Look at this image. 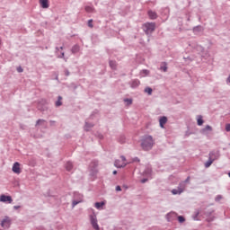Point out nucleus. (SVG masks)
<instances>
[{
	"instance_id": "nucleus-20",
	"label": "nucleus",
	"mask_w": 230,
	"mask_h": 230,
	"mask_svg": "<svg viewBox=\"0 0 230 230\" xmlns=\"http://www.w3.org/2000/svg\"><path fill=\"white\" fill-rule=\"evenodd\" d=\"M203 124H204V120L202 119V116H199V117L198 118V125H199V127H202Z\"/></svg>"
},
{
	"instance_id": "nucleus-23",
	"label": "nucleus",
	"mask_w": 230,
	"mask_h": 230,
	"mask_svg": "<svg viewBox=\"0 0 230 230\" xmlns=\"http://www.w3.org/2000/svg\"><path fill=\"white\" fill-rule=\"evenodd\" d=\"M116 61H110V66L111 67V69H116Z\"/></svg>"
},
{
	"instance_id": "nucleus-25",
	"label": "nucleus",
	"mask_w": 230,
	"mask_h": 230,
	"mask_svg": "<svg viewBox=\"0 0 230 230\" xmlns=\"http://www.w3.org/2000/svg\"><path fill=\"white\" fill-rule=\"evenodd\" d=\"M145 92L147 93L148 94H152V88L146 87V88L145 89Z\"/></svg>"
},
{
	"instance_id": "nucleus-32",
	"label": "nucleus",
	"mask_w": 230,
	"mask_h": 230,
	"mask_svg": "<svg viewBox=\"0 0 230 230\" xmlns=\"http://www.w3.org/2000/svg\"><path fill=\"white\" fill-rule=\"evenodd\" d=\"M142 184H145V182H146V179H144L141 181Z\"/></svg>"
},
{
	"instance_id": "nucleus-7",
	"label": "nucleus",
	"mask_w": 230,
	"mask_h": 230,
	"mask_svg": "<svg viewBox=\"0 0 230 230\" xmlns=\"http://www.w3.org/2000/svg\"><path fill=\"white\" fill-rule=\"evenodd\" d=\"M0 202H7L8 204H12V202H13V199L11 198V196H6L3 194L0 196Z\"/></svg>"
},
{
	"instance_id": "nucleus-41",
	"label": "nucleus",
	"mask_w": 230,
	"mask_h": 230,
	"mask_svg": "<svg viewBox=\"0 0 230 230\" xmlns=\"http://www.w3.org/2000/svg\"><path fill=\"white\" fill-rule=\"evenodd\" d=\"M228 177H230V172H228Z\"/></svg>"
},
{
	"instance_id": "nucleus-35",
	"label": "nucleus",
	"mask_w": 230,
	"mask_h": 230,
	"mask_svg": "<svg viewBox=\"0 0 230 230\" xmlns=\"http://www.w3.org/2000/svg\"><path fill=\"white\" fill-rule=\"evenodd\" d=\"M76 204H78V202H76V201L73 202V206H76Z\"/></svg>"
},
{
	"instance_id": "nucleus-19",
	"label": "nucleus",
	"mask_w": 230,
	"mask_h": 230,
	"mask_svg": "<svg viewBox=\"0 0 230 230\" xmlns=\"http://www.w3.org/2000/svg\"><path fill=\"white\" fill-rule=\"evenodd\" d=\"M62 105V96H58V102H56V107Z\"/></svg>"
},
{
	"instance_id": "nucleus-10",
	"label": "nucleus",
	"mask_w": 230,
	"mask_h": 230,
	"mask_svg": "<svg viewBox=\"0 0 230 230\" xmlns=\"http://www.w3.org/2000/svg\"><path fill=\"white\" fill-rule=\"evenodd\" d=\"M167 122H168V118H166V117H162V118L159 119V123H160L161 128H164V125H166Z\"/></svg>"
},
{
	"instance_id": "nucleus-40",
	"label": "nucleus",
	"mask_w": 230,
	"mask_h": 230,
	"mask_svg": "<svg viewBox=\"0 0 230 230\" xmlns=\"http://www.w3.org/2000/svg\"><path fill=\"white\" fill-rule=\"evenodd\" d=\"M60 49H64V47H61Z\"/></svg>"
},
{
	"instance_id": "nucleus-11",
	"label": "nucleus",
	"mask_w": 230,
	"mask_h": 230,
	"mask_svg": "<svg viewBox=\"0 0 230 230\" xmlns=\"http://www.w3.org/2000/svg\"><path fill=\"white\" fill-rule=\"evenodd\" d=\"M213 163H215V158H213V156H211V158L208 157V161L205 163V168H209Z\"/></svg>"
},
{
	"instance_id": "nucleus-34",
	"label": "nucleus",
	"mask_w": 230,
	"mask_h": 230,
	"mask_svg": "<svg viewBox=\"0 0 230 230\" xmlns=\"http://www.w3.org/2000/svg\"><path fill=\"white\" fill-rule=\"evenodd\" d=\"M185 182H190V177L186 179Z\"/></svg>"
},
{
	"instance_id": "nucleus-39",
	"label": "nucleus",
	"mask_w": 230,
	"mask_h": 230,
	"mask_svg": "<svg viewBox=\"0 0 230 230\" xmlns=\"http://www.w3.org/2000/svg\"><path fill=\"white\" fill-rule=\"evenodd\" d=\"M217 199H222V197H220V196H217Z\"/></svg>"
},
{
	"instance_id": "nucleus-9",
	"label": "nucleus",
	"mask_w": 230,
	"mask_h": 230,
	"mask_svg": "<svg viewBox=\"0 0 230 230\" xmlns=\"http://www.w3.org/2000/svg\"><path fill=\"white\" fill-rule=\"evenodd\" d=\"M214 159V161H217V159H218V157H220V153L218 151H212L209 153V158Z\"/></svg>"
},
{
	"instance_id": "nucleus-21",
	"label": "nucleus",
	"mask_w": 230,
	"mask_h": 230,
	"mask_svg": "<svg viewBox=\"0 0 230 230\" xmlns=\"http://www.w3.org/2000/svg\"><path fill=\"white\" fill-rule=\"evenodd\" d=\"M142 76H148L150 75V71L148 70H142L141 71Z\"/></svg>"
},
{
	"instance_id": "nucleus-16",
	"label": "nucleus",
	"mask_w": 230,
	"mask_h": 230,
	"mask_svg": "<svg viewBox=\"0 0 230 230\" xmlns=\"http://www.w3.org/2000/svg\"><path fill=\"white\" fill-rule=\"evenodd\" d=\"M139 84H141V82H139V80L136 79V80L132 81L131 87H138Z\"/></svg>"
},
{
	"instance_id": "nucleus-15",
	"label": "nucleus",
	"mask_w": 230,
	"mask_h": 230,
	"mask_svg": "<svg viewBox=\"0 0 230 230\" xmlns=\"http://www.w3.org/2000/svg\"><path fill=\"white\" fill-rule=\"evenodd\" d=\"M66 170L67 172H71V170H73V163L67 162V163L66 164Z\"/></svg>"
},
{
	"instance_id": "nucleus-12",
	"label": "nucleus",
	"mask_w": 230,
	"mask_h": 230,
	"mask_svg": "<svg viewBox=\"0 0 230 230\" xmlns=\"http://www.w3.org/2000/svg\"><path fill=\"white\" fill-rule=\"evenodd\" d=\"M211 130H213V128H211V126L208 125L203 129H201V133L206 134L208 131L211 132Z\"/></svg>"
},
{
	"instance_id": "nucleus-1",
	"label": "nucleus",
	"mask_w": 230,
	"mask_h": 230,
	"mask_svg": "<svg viewBox=\"0 0 230 230\" xmlns=\"http://www.w3.org/2000/svg\"><path fill=\"white\" fill-rule=\"evenodd\" d=\"M155 145L154 137L150 135H146L143 137L141 140V146L143 150H152L153 146Z\"/></svg>"
},
{
	"instance_id": "nucleus-28",
	"label": "nucleus",
	"mask_w": 230,
	"mask_h": 230,
	"mask_svg": "<svg viewBox=\"0 0 230 230\" xmlns=\"http://www.w3.org/2000/svg\"><path fill=\"white\" fill-rule=\"evenodd\" d=\"M124 102H127L128 105H132V100L131 99H125Z\"/></svg>"
},
{
	"instance_id": "nucleus-33",
	"label": "nucleus",
	"mask_w": 230,
	"mask_h": 230,
	"mask_svg": "<svg viewBox=\"0 0 230 230\" xmlns=\"http://www.w3.org/2000/svg\"><path fill=\"white\" fill-rule=\"evenodd\" d=\"M118 174V171H113V175H117Z\"/></svg>"
},
{
	"instance_id": "nucleus-31",
	"label": "nucleus",
	"mask_w": 230,
	"mask_h": 230,
	"mask_svg": "<svg viewBox=\"0 0 230 230\" xmlns=\"http://www.w3.org/2000/svg\"><path fill=\"white\" fill-rule=\"evenodd\" d=\"M116 191H121V187L120 186H117L116 187Z\"/></svg>"
},
{
	"instance_id": "nucleus-42",
	"label": "nucleus",
	"mask_w": 230,
	"mask_h": 230,
	"mask_svg": "<svg viewBox=\"0 0 230 230\" xmlns=\"http://www.w3.org/2000/svg\"><path fill=\"white\" fill-rule=\"evenodd\" d=\"M62 56L64 57V53H62Z\"/></svg>"
},
{
	"instance_id": "nucleus-24",
	"label": "nucleus",
	"mask_w": 230,
	"mask_h": 230,
	"mask_svg": "<svg viewBox=\"0 0 230 230\" xmlns=\"http://www.w3.org/2000/svg\"><path fill=\"white\" fill-rule=\"evenodd\" d=\"M185 218H184V217H182V216H179L178 217V222H180V224H182V222H185Z\"/></svg>"
},
{
	"instance_id": "nucleus-4",
	"label": "nucleus",
	"mask_w": 230,
	"mask_h": 230,
	"mask_svg": "<svg viewBox=\"0 0 230 230\" xmlns=\"http://www.w3.org/2000/svg\"><path fill=\"white\" fill-rule=\"evenodd\" d=\"M184 188H186V184L184 182L181 183L177 189L172 190V195H181L184 191Z\"/></svg>"
},
{
	"instance_id": "nucleus-13",
	"label": "nucleus",
	"mask_w": 230,
	"mask_h": 230,
	"mask_svg": "<svg viewBox=\"0 0 230 230\" xmlns=\"http://www.w3.org/2000/svg\"><path fill=\"white\" fill-rule=\"evenodd\" d=\"M40 4L43 8H49V4H48V0H40Z\"/></svg>"
},
{
	"instance_id": "nucleus-14",
	"label": "nucleus",
	"mask_w": 230,
	"mask_h": 230,
	"mask_svg": "<svg viewBox=\"0 0 230 230\" xmlns=\"http://www.w3.org/2000/svg\"><path fill=\"white\" fill-rule=\"evenodd\" d=\"M148 15L150 19H155L157 17V13L154 11H148Z\"/></svg>"
},
{
	"instance_id": "nucleus-17",
	"label": "nucleus",
	"mask_w": 230,
	"mask_h": 230,
	"mask_svg": "<svg viewBox=\"0 0 230 230\" xmlns=\"http://www.w3.org/2000/svg\"><path fill=\"white\" fill-rule=\"evenodd\" d=\"M78 51H80V46L75 45V46L72 48V53H78Z\"/></svg>"
},
{
	"instance_id": "nucleus-38",
	"label": "nucleus",
	"mask_w": 230,
	"mask_h": 230,
	"mask_svg": "<svg viewBox=\"0 0 230 230\" xmlns=\"http://www.w3.org/2000/svg\"><path fill=\"white\" fill-rule=\"evenodd\" d=\"M40 122H42V120H40V119L38 120V121H37V125H39V123H40Z\"/></svg>"
},
{
	"instance_id": "nucleus-26",
	"label": "nucleus",
	"mask_w": 230,
	"mask_h": 230,
	"mask_svg": "<svg viewBox=\"0 0 230 230\" xmlns=\"http://www.w3.org/2000/svg\"><path fill=\"white\" fill-rule=\"evenodd\" d=\"M88 26H89V28H93L94 27V25H93V20L88 21Z\"/></svg>"
},
{
	"instance_id": "nucleus-30",
	"label": "nucleus",
	"mask_w": 230,
	"mask_h": 230,
	"mask_svg": "<svg viewBox=\"0 0 230 230\" xmlns=\"http://www.w3.org/2000/svg\"><path fill=\"white\" fill-rule=\"evenodd\" d=\"M17 71H18V73H22V67L19 66V67L17 68Z\"/></svg>"
},
{
	"instance_id": "nucleus-22",
	"label": "nucleus",
	"mask_w": 230,
	"mask_h": 230,
	"mask_svg": "<svg viewBox=\"0 0 230 230\" xmlns=\"http://www.w3.org/2000/svg\"><path fill=\"white\" fill-rule=\"evenodd\" d=\"M84 10H85V12H87L88 13H93V7H91V6H86L85 8H84Z\"/></svg>"
},
{
	"instance_id": "nucleus-37",
	"label": "nucleus",
	"mask_w": 230,
	"mask_h": 230,
	"mask_svg": "<svg viewBox=\"0 0 230 230\" xmlns=\"http://www.w3.org/2000/svg\"><path fill=\"white\" fill-rule=\"evenodd\" d=\"M66 76H69V71H66Z\"/></svg>"
},
{
	"instance_id": "nucleus-8",
	"label": "nucleus",
	"mask_w": 230,
	"mask_h": 230,
	"mask_svg": "<svg viewBox=\"0 0 230 230\" xmlns=\"http://www.w3.org/2000/svg\"><path fill=\"white\" fill-rule=\"evenodd\" d=\"M13 173H21V164L19 162H15L13 165Z\"/></svg>"
},
{
	"instance_id": "nucleus-6",
	"label": "nucleus",
	"mask_w": 230,
	"mask_h": 230,
	"mask_svg": "<svg viewBox=\"0 0 230 230\" xmlns=\"http://www.w3.org/2000/svg\"><path fill=\"white\" fill-rule=\"evenodd\" d=\"M91 224L95 230H100V226H98V219L96 218V215L93 214L90 217Z\"/></svg>"
},
{
	"instance_id": "nucleus-18",
	"label": "nucleus",
	"mask_w": 230,
	"mask_h": 230,
	"mask_svg": "<svg viewBox=\"0 0 230 230\" xmlns=\"http://www.w3.org/2000/svg\"><path fill=\"white\" fill-rule=\"evenodd\" d=\"M102 206H105V202L103 201L95 203L96 209H100V208H102Z\"/></svg>"
},
{
	"instance_id": "nucleus-5",
	"label": "nucleus",
	"mask_w": 230,
	"mask_h": 230,
	"mask_svg": "<svg viewBox=\"0 0 230 230\" xmlns=\"http://www.w3.org/2000/svg\"><path fill=\"white\" fill-rule=\"evenodd\" d=\"M1 226L2 227H4V229H9L10 226H12V219H10V217H5L2 222H1Z\"/></svg>"
},
{
	"instance_id": "nucleus-36",
	"label": "nucleus",
	"mask_w": 230,
	"mask_h": 230,
	"mask_svg": "<svg viewBox=\"0 0 230 230\" xmlns=\"http://www.w3.org/2000/svg\"><path fill=\"white\" fill-rule=\"evenodd\" d=\"M15 209H19V208H21L20 206H14L13 207Z\"/></svg>"
},
{
	"instance_id": "nucleus-29",
	"label": "nucleus",
	"mask_w": 230,
	"mask_h": 230,
	"mask_svg": "<svg viewBox=\"0 0 230 230\" xmlns=\"http://www.w3.org/2000/svg\"><path fill=\"white\" fill-rule=\"evenodd\" d=\"M226 132H230V124L226 125Z\"/></svg>"
},
{
	"instance_id": "nucleus-3",
	"label": "nucleus",
	"mask_w": 230,
	"mask_h": 230,
	"mask_svg": "<svg viewBox=\"0 0 230 230\" xmlns=\"http://www.w3.org/2000/svg\"><path fill=\"white\" fill-rule=\"evenodd\" d=\"M114 166H116V168H125V166H127V159L125 156H120L119 159H117L114 163Z\"/></svg>"
},
{
	"instance_id": "nucleus-27",
	"label": "nucleus",
	"mask_w": 230,
	"mask_h": 230,
	"mask_svg": "<svg viewBox=\"0 0 230 230\" xmlns=\"http://www.w3.org/2000/svg\"><path fill=\"white\" fill-rule=\"evenodd\" d=\"M162 71H164V73H166V71H168V67L166 66H161Z\"/></svg>"
},
{
	"instance_id": "nucleus-2",
	"label": "nucleus",
	"mask_w": 230,
	"mask_h": 230,
	"mask_svg": "<svg viewBox=\"0 0 230 230\" xmlns=\"http://www.w3.org/2000/svg\"><path fill=\"white\" fill-rule=\"evenodd\" d=\"M143 30L146 35H150L153 31H155V23L154 22H146L143 24Z\"/></svg>"
}]
</instances>
